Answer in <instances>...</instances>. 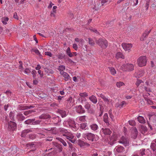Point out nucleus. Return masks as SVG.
I'll list each match as a JSON object with an SVG mask.
<instances>
[{"mask_svg":"<svg viewBox=\"0 0 156 156\" xmlns=\"http://www.w3.org/2000/svg\"><path fill=\"white\" fill-rule=\"evenodd\" d=\"M123 71H131L134 69V66L131 64H125L120 68Z\"/></svg>","mask_w":156,"mask_h":156,"instance_id":"nucleus-1","label":"nucleus"},{"mask_svg":"<svg viewBox=\"0 0 156 156\" xmlns=\"http://www.w3.org/2000/svg\"><path fill=\"white\" fill-rule=\"evenodd\" d=\"M96 42L101 48H105L108 45L107 41L104 39H99L96 41Z\"/></svg>","mask_w":156,"mask_h":156,"instance_id":"nucleus-2","label":"nucleus"},{"mask_svg":"<svg viewBox=\"0 0 156 156\" xmlns=\"http://www.w3.org/2000/svg\"><path fill=\"white\" fill-rule=\"evenodd\" d=\"M147 62L146 57L145 56H141L138 58L137 63L140 67H142L146 65Z\"/></svg>","mask_w":156,"mask_h":156,"instance_id":"nucleus-3","label":"nucleus"},{"mask_svg":"<svg viewBox=\"0 0 156 156\" xmlns=\"http://www.w3.org/2000/svg\"><path fill=\"white\" fill-rule=\"evenodd\" d=\"M129 139L126 136H122L119 140V142L125 146H127L129 144Z\"/></svg>","mask_w":156,"mask_h":156,"instance_id":"nucleus-4","label":"nucleus"},{"mask_svg":"<svg viewBox=\"0 0 156 156\" xmlns=\"http://www.w3.org/2000/svg\"><path fill=\"white\" fill-rule=\"evenodd\" d=\"M83 136H86V138L89 140H91L92 141H96V136L95 135L91 133H89L86 134H83Z\"/></svg>","mask_w":156,"mask_h":156,"instance_id":"nucleus-5","label":"nucleus"},{"mask_svg":"<svg viewBox=\"0 0 156 156\" xmlns=\"http://www.w3.org/2000/svg\"><path fill=\"white\" fill-rule=\"evenodd\" d=\"M63 135L66 137L67 139L69 140L72 143H74L75 140L73 139L74 138V136L73 134L69 131L65 134H63Z\"/></svg>","mask_w":156,"mask_h":156,"instance_id":"nucleus-6","label":"nucleus"},{"mask_svg":"<svg viewBox=\"0 0 156 156\" xmlns=\"http://www.w3.org/2000/svg\"><path fill=\"white\" fill-rule=\"evenodd\" d=\"M122 46L125 51L129 52L133 47V45L131 44L123 43L122 44Z\"/></svg>","mask_w":156,"mask_h":156,"instance_id":"nucleus-7","label":"nucleus"},{"mask_svg":"<svg viewBox=\"0 0 156 156\" xmlns=\"http://www.w3.org/2000/svg\"><path fill=\"white\" fill-rule=\"evenodd\" d=\"M68 124L70 127L73 128L74 131H76L77 129L76 127L75 121L73 119H69L68 121Z\"/></svg>","mask_w":156,"mask_h":156,"instance_id":"nucleus-8","label":"nucleus"},{"mask_svg":"<svg viewBox=\"0 0 156 156\" xmlns=\"http://www.w3.org/2000/svg\"><path fill=\"white\" fill-rule=\"evenodd\" d=\"M8 128L10 130L13 131L16 128V125L14 122L10 121L8 123Z\"/></svg>","mask_w":156,"mask_h":156,"instance_id":"nucleus-9","label":"nucleus"},{"mask_svg":"<svg viewBox=\"0 0 156 156\" xmlns=\"http://www.w3.org/2000/svg\"><path fill=\"white\" fill-rule=\"evenodd\" d=\"M76 112L80 114H82L85 113V110L81 105H79L76 107Z\"/></svg>","mask_w":156,"mask_h":156,"instance_id":"nucleus-10","label":"nucleus"},{"mask_svg":"<svg viewBox=\"0 0 156 156\" xmlns=\"http://www.w3.org/2000/svg\"><path fill=\"white\" fill-rule=\"evenodd\" d=\"M99 97H101L103 99L104 101L106 103H109L111 102V100L105 97V95L102 94H98Z\"/></svg>","mask_w":156,"mask_h":156,"instance_id":"nucleus-11","label":"nucleus"},{"mask_svg":"<svg viewBox=\"0 0 156 156\" xmlns=\"http://www.w3.org/2000/svg\"><path fill=\"white\" fill-rule=\"evenodd\" d=\"M116 140V139L115 136H112L108 139V144L111 145H113L115 143Z\"/></svg>","mask_w":156,"mask_h":156,"instance_id":"nucleus-12","label":"nucleus"},{"mask_svg":"<svg viewBox=\"0 0 156 156\" xmlns=\"http://www.w3.org/2000/svg\"><path fill=\"white\" fill-rule=\"evenodd\" d=\"M115 150L119 153L122 152L124 151V148L122 146L120 145L116 146Z\"/></svg>","mask_w":156,"mask_h":156,"instance_id":"nucleus-13","label":"nucleus"},{"mask_svg":"<svg viewBox=\"0 0 156 156\" xmlns=\"http://www.w3.org/2000/svg\"><path fill=\"white\" fill-rule=\"evenodd\" d=\"M85 116H79L76 119V121L79 123L85 122L86 121Z\"/></svg>","mask_w":156,"mask_h":156,"instance_id":"nucleus-14","label":"nucleus"},{"mask_svg":"<svg viewBox=\"0 0 156 156\" xmlns=\"http://www.w3.org/2000/svg\"><path fill=\"white\" fill-rule=\"evenodd\" d=\"M144 74V72L143 70H139L136 72L135 76L136 77L139 78L142 76Z\"/></svg>","mask_w":156,"mask_h":156,"instance_id":"nucleus-15","label":"nucleus"},{"mask_svg":"<svg viewBox=\"0 0 156 156\" xmlns=\"http://www.w3.org/2000/svg\"><path fill=\"white\" fill-rule=\"evenodd\" d=\"M61 121L59 117L58 116L52 118V121L55 124H57L59 122H60Z\"/></svg>","mask_w":156,"mask_h":156,"instance_id":"nucleus-16","label":"nucleus"},{"mask_svg":"<svg viewBox=\"0 0 156 156\" xmlns=\"http://www.w3.org/2000/svg\"><path fill=\"white\" fill-rule=\"evenodd\" d=\"M89 99L94 104H96L97 102V99L96 97L94 95L90 96L89 97Z\"/></svg>","mask_w":156,"mask_h":156,"instance_id":"nucleus-17","label":"nucleus"},{"mask_svg":"<svg viewBox=\"0 0 156 156\" xmlns=\"http://www.w3.org/2000/svg\"><path fill=\"white\" fill-rule=\"evenodd\" d=\"M102 131L103 133L105 135H110L111 133V131L108 128H102Z\"/></svg>","mask_w":156,"mask_h":156,"instance_id":"nucleus-18","label":"nucleus"},{"mask_svg":"<svg viewBox=\"0 0 156 156\" xmlns=\"http://www.w3.org/2000/svg\"><path fill=\"white\" fill-rule=\"evenodd\" d=\"M90 127L91 129L94 131H95L98 128V125L94 123L90 124Z\"/></svg>","mask_w":156,"mask_h":156,"instance_id":"nucleus-19","label":"nucleus"},{"mask_svg":"<svg viewBox=\"0 0 156 156\" xmlns=\"http://www.w3.org/2000/svg\"><path fill=\"white\" fill-rule=\"evenodd\" d=\"M17 118L20 121H23L25 119V117L23 115V114L20 113L17 114Z\"/></svg>","mask_w":156,"mask_h":156,"instance_id":"nucleus-20","label":"nucleus"},{"mask_svg":"<svg viewBox=\"0 0 156 156\" xmlns=\"http://www.w3.org/2000/svg\"><path fill=\"white\" fill-rule=\"evenodd\" d=\"M20 110H23L27 109H28L31 108H33V107L31 105L30 106H27L22 105L20 106Z\"/></svg>","mask_w":156,"mask_h":156,"instance_id":"nucleus-21","label":"nucleus"},{"mask_svg":"<svg viewBox=\"0 0 156 156\" xmlns=\"http://www.w3.org/2000/svg\"><path fill=\"white\" fill-rule=\"evenodd\" d=\"M115 58L117 59H119V58L124 59V56L121 52H118L115 55Z\"/></svg>","mask_w":156,"mask_h":156,"instance_id":"nucleus-22","label":"nucleus"},{"mask_svg":"<svg viewBox=\"0 0 156 156\" xmlns=\"http://www.w3.org/2000/svg\"><path fill=\"white\" fill-rule=\"evenodd\" d=\"M59 112L61 114L62 117H65L67 115L68 112L64 110H60Z\"/></svg>","mask_w":156,"mask_h":156,"instance_id":"nucleus-23","label":"nucleus"},{"mask_svg":"<svg viewBox=\"0 0 156 156\" xmlns=\"http://www.w3.org/2000/svg\"><path fill=\"white\" fill-rule=\"evenodd\" d=\"M63 77L65 79V80L66 81L68 80L70 78V76L66 72H64L62 73V74Z\"/></svg>","mask_w":156,"mask_h":156,"instance_id":"nucleus-24","label":"nucleus"},{"mask_svg":"<svg viewBox=\"0 0 156 156\" xmlns=\"http://www.w3.org/2000/svg\"><path fill=\"white\" fill-rule=\"evenodd\" d=\"M58 69L60 72L61 74H62V73L64 72L63 71L65 69V66L63 65H60L59 66Z\"/></svg>","mask_w":156,"mask_h":156,"instance_id":"nucleus-25","label":"nucleus"},{"mask_svg":"<svg viewBox=\"0 0 156 156\" xmlns=\"http://www.w3.org/2000/svg\"><path fill=\"white\" fill-rule=\"evenodd\" d=\"M108 116L107 113H105L103 117L104 121L107 124H109V121L108 120Z\"/></svg>","mask_w":156,"mask_h":156,"instance_id":"nucleus-26","label":"nucleus"},{"mask_svg":"<svg viewBox=\"0 0 156 156\" xmlns=\"http://www.w3.org/2000/svg\"><path fill=\"white\" fill-rule=\"evenodd\" d=\"M137 120L140 123H145V120L143 117L142 116H139L137 118Z\"/></svg>","mask_w":156,"mask_h":156,"instance_id":"nucleus-27","label":"nucleus"},{"mask_svg":"<svg viewBox=\"0 0 156 156\" xmlns=\"http://www.w3.org/2000/svg\"><path fill=\"white\" fill-rule=\"evenodd\" d=\"M141 133L144 134L147 131V128L145 126H141L140 129Z\"/></svg>","mask_w":156,"mask_h":156,"instance_id":"nucleus-28","label":"nucleus"},{"mask_svg":"<svg viewBox=\"0 0 156 156\" xmlns=\"http://www.w3.org/2000/svg\"><path fill=\"white\" fill-rule=\"evenodd\" d=\"M30 130L29 129L24 130L23 131L21 134V136L22 137H24L25 136L26 134L29 133Z\"/></svg>","mask_w":156,"mask_h":156,"instance_id":"nucleus-29","label":"nucleus"},{"mask_svg":"<svg viewBox=\"0 0 156 156\" xmlns=\"http://www.w3.org/2000/svg\"><path fill=\"white\" fill-rule=\"evenodd\" d=\"M80 128L84 130L88 129V127L87 126L86 123H82L81 124Z\"/></svg>","mask_w":156,"mask_h":156,"instance_id":"nucleus-30","label":"nucleus"},{"mask_svg":"<svg viewBox=\"0 0 156 156\" xmlns=\"http://www.w3.org/2000/svg\"><path fill=\"white\" fill-rule=\"evenodd\" d=\"M66 53L67 55L70 57H71L73 56V54L71 52L70 49L68 47L66 51Z\"/></svg>","mask_w":156,"mask_h":156,"instance_id":"nucleus-31","label":"nucleus"},{"mask_svg":"<svg viewBox=\"0 0 156 156\" xmlns=\"http://www.w3.org/2000/svg\"><path fill=\"white\" fill-rule=\"evenodd\" d=\"M109 69L112 74L114 75L115 74H116V71L115 69L113 67H109Z\"/></svg>","mask_w":156,"mask_h":156,"instance_id":"nucleus-32","label":"nucleus"},{"mask_svg":"<svg viewBox=\"0 0 156 156\" xmlns=\"http://www.w3.org/2000/svg\"><path fill=\"white\" fill-rule=\"evenodd\" d=\"M91 105L90 103L87 102H86L84 103V107L85 108L87 109V110H89L90 108Z\"/></svg>","mask_w":156,"mask_h":156,"instance_id":"nucleus-33","label":"nucleus"},{"mask_svg":"<svg viewBox=\"0 0 156 156\" xmlns=\"http://www.w3.org/2000/svg\"><path fill=\"white\" fill-rule=\"evenodd\" d=\"M35 120L34 119H29L25 121L24 122L26 124H32L33 122Z\"/></svg>","mask_w":156,"mask_h":156,"instance_id":"nucleus-34","label":"nucleus"},{"mask_svg":"<svg viewBox=\"0 0 156 156\" xmlns=\"http://www.w3.org/2000/svg\"><path fill=\"white\" fill-rule=\"evenodd\" d=\"M56 139L58 140L60 142H61L62 143V144L64 146H67V144L66 142L62 139L60 137H57L56 138Z\"/></svg>","mask_w":156,"mask_h":156,"instance_id":"nucleus-35","label":"nucleus"},{"mask_svg":"<svg viewBox=\"0 0 156 156\" xmlns=\"http://www.w3.org/2000/svg\"><path fill=\"white\" fill-rule=\"evenodd\" d=\"M50 117V116L49 115L43 114L39 116V118L40 119H47Z\"/></svg>","mask_w":156,"mask_h":156,"instance_id":"nucleus-36","label":"nucleus"},{"mask_svg":"<svg viewBox=\"0 0 156 156\" xmlns=\"http://www.w3.org/2000/svg\"><path fill=\"white\" fill-rule=\"evenodd\" d=\"M9 18L7 17H2L1 19L2 22L4 24H6Z\"/></svg>","mask_w":156,"mask_h":156,"instance_id":"nucleus-37","label":"nucleus"},{"mask_svg":"<svg viewBox=\"0 0 156 156\" xmlns=\"http://www.w3.org/2000/svg\"><path fill=\"white\" fill-rule=\"evenodd\" d=\"M59 131L63 134H65L67 133L68 131L67 130L64 128H60L59 129Z\"/></svg>","mask_w":156,"mask_h":156,"instance_id":"nucleus-38","label":"nucleus"},{"mask_svg":"<svg viewBox=\"0 0 156 156\" xmlns=\"http://www.w3.org/2000/svg\"><path fill=\"white\" fill-rule=\"evenodd\" d=\"M56 147L57 149V151L59 152H61L62 151L63 148L62 146L59 144H57Z\"/></svg>","mask_w":156,"mask_h":156,"instance_id":"nucleus-39","label":"nucleus"},{"mask_svg":"<svg viewBox=\"0 0 156 156\" xmlns=\"http://www.w3.org/2000/svg\"><path fill=\"white\" fill-rule=\"evenodd\" d=\"M44 70L45 72L48 73H53V71L51 69L47 68H44Z\"/></svg>","mask_w":156,"mask_h":156,"instance_id":"nucleus-40","label":"nucleus"},{"mask_svg":"<svg viewBox=\"0 0 156 156\" xmlns=\"http://www.w3.org/2000/svg\"><path fill=\"white\" fill-rule=\"evenodd\" d=\"M124 85V83L123 82L121 81L117 82L116 83V86L118 88H119Z\"/></svg>","mask_w":156,"mask_h":156,"instance_id":"nucleus-41","label":"nucleus"},{"mask_svg":"<svg viewBox=\"0 0 156 156\" xmlns=\"http://www.w3.org/2000/svg\"><path fill=\"white\" fill-rule=\"evenodd\" d=\"M85 42L83 39H80V41L78 43L79 45L81 47H83Z\"/></svg>","mask_w":156,"mask_h":156,"instance_id":"nucleus-42","label":"nucleus"},{"mask_svg":"<svg viewBox=\"0 0 156 156\" xmlns=\"http://www.w3.org/2000/svg\"><path fill=\"white\" fill-rule=\"evenodd\" d=\"M24 73L27 75L29 74L31 72L30 69L26 68L24 71Z\"/></svg>","mask_w":156,"mask_h":156,"instance_id":"nucleus-43","label":"nucleus"},{"mask_svg":"<svg viewBox=\"0 0 156 156\" xmlns=\"http://www.w3.org/2000/svg\"><path fill=\"white\" fill-rule=\"evenodd\" d=\"M65 55L63 54H60L58 55V58L60 59H63L65 58Z\"/></svg>","mask_w":156,"mask_h":156,"instance_id":"nucleus-44","label":"nucleus"},{"mask_svg":"<svg viewBox=\"0 0 156 156\" xmlns=\"http://www.w3.org/2000/svg\"><path fill=\"white\" fill-rule=\"evenodd\" d=\"M145 149H141L138 152V153L140 154L142 156L144 154V151Z\"/></svg>","mask_w":156,"mask_h":156,"instance_id":"nucleus-45","label":"nucleus"},{"mask_svg":"<svg viewBox=\"0 0 156 156\" xmlns=\"http://www.w3.org/2000/svg\"><path fill=\"white\" fill-rule=\"evenodd\" d=\"M134 136H133V138L135 139V138H136L137 136L138 131H137V129L136 128H135L134 129Z\"/></svg>","mask_w":156,"mask_h":156,"instance_id":"nucleus-46","label":"nucleus"},{"mask_svg":"<svg viewBox=\"0 0 156 156\" xmlns=\"http://www.w3.org/2000/svg\"><path fill=\"white\" fill-rule=\"evenodd\" d=\"M151 30H146L145 32L143 34V36H145L146 37H147L148 35L151 32Z\"/></svg>","mask_w":156,"mask_h":156,"instance_id":"nucleus-47","label":"nucleus"},{"mask_svg":"<svg viewBox=\"0 0 156 156\" xmlns=\"http://www.w3.org/2000/svg\"><path fill=\"white\" fill-rule=\"evenodd\" d=\"M89 44L91 45H93L94 44V42L90 38H89Z\"/></svg>","mask_w":156,"mask_h":156,"instance_id":"nucleus-48","label":"nucleus"},{"mask_svg":"<svg viewBox=\"0 0 156 156\" xmlns=\"http://www.w3.org/2000/svg\"><path fill=\"white\" fill-rule=\"evenodd\" d=\"M36 71L33 69L32 70L31 72V73L33 75V77L34 79H35L36 76Z\"/></svg>","mask_w":156,"mask_h":156,"instance_id":"nucleus-49","label":"nucleus"},{"mask_svg":"<svg viewBox=\"0 0 156 156\" xmlns=\"http://www.w3.org/2000/svg\"><path fill=\"white\" fill-rule=\"evenodd\" d=\"M41 121L40 120H37L36 121H34L32 123V125H37L40 124L41 122Z\"/></svg>","mask_w":156,"mask_h":156,"instance_id":"nucleus-50","label":"nucleus"},{"mask_svg":"<svg viewBox=\"0 0 156 156\" xmlns=\"http://www.w3.org/2000/svg\"><path fill=\"white\" fill-rule=\"evenodd\" d=\"M34 111L33 110H30L28 111L25 112H24V114L25 115H28L29 114L31 113L32 112H34Z\"/></svg>","mask_w":156,"mask_h":156,"instance_id":"nucleus-51","label":"nucleus"},{"mask_svg":"<svg viewBox=\"0 0 156 156\" xmlns=\"http://www.w3.org/2000/svg\"><path fill=\"white\" fill-rule=\"evenodd\" d=\"M80 95L82 97H86L88 96V95L86 92L81 93L80 94Z\"/></svg>","mask_w":156,"mask_h":156,"instance_id":"nucleus-52","label":"nucleus"},{"mask_svg":"<svg viewBox=\"0 0 156 156\" xmlns=\"http://www.w3.org/2000/svg\"><path fill=\"white\" fill-rule=\"evenodd\" d=\"M120 103L121 105V107L125 106L126 105V103L124 101L121 102Z\"/></svg>","mask_w":156,"mask_h":156,"instance_id":"nucleus-53","label":"nucleus"},{"mask_svg":"<svg viewBox=\"0 0 156 156\" xmlns=\"http://www.w3.org/2000/svg\"><path fill=\"white\" fill-rule=\"evenodd\" d=\"M142 88H143V91H145L148 92L151 91L150 89L149 88H147L145 87H142Z\"/></svg>","mask_w":156,"mask_h":156,"instance_id":"nucleus-54","label":"nucleus"},{"mask_svg":"<svg viewBox=\"0 0 156 156\" xmlns=\"http://www.w3.org/2000/svg\"><path fill=\"white\" fill-rule=\"evenodd\" d=\"M142 82V81L141 80H138L136 82V84L137 86H138Z\"/></svg>","mask_w":156,"mask_h":156,"instance_id":"nucleus-55","label":"nucleus"},{"mask_svg":"<svg viewBox=\"0 0 156 156\" xmlns=\"http://www.w3.org/2000/svg\"><path fill=\"white\" fill-rule=\"evenodd\" d=\"M44 53L45 55L48 56L49 57H51L52 56L51 53L50 52H45Z\"/></svg>","mask_w":156,"mask_h":156,"instance_id":"nucleus-56","label":"nucleus"},{"mask_svg":"<svg viewBox=\"0 0 156 156\" xmlns=\"http://www.w3.org/2000/svg\"><path fill=\"white\" fill-rule=\"evenodd\" d=\"M73 48L76 50H77L78 49L77 46L76 44H73Z\"/></svg>","mask_w":156,"mask_h":156,"instance_id":"nucleus-57","label":"nucleus"},{"mask_svg":"<svg viewBox=\"0 0 156 156\" xmlns=\"http://www.w3.org/2000/svg\"><path fill=\"white\" fill-rule=\"evenodd\" d=\"M38 73L40 75V76L41 77H42L43 76V72L39 70L38 71Z\"/></svg>","mask_w":156,"mask_h":156,"instance_id":"nucleus-58","label":"nucleus"},{"mask_svg":"<svg viewBox=\"0 0 156 156\" xmlns=\"http://www.w3.org/2000/svg\"><path fill=\"white\" fill-rule=\"evenodd\" d=\"M109 114L110 115V118L112 120V121H113L114 118V116L112 114V113L110 112H109Z\"/></svg>","mask_w":156,"mask_h":156,"instance_id":"nucleus-59","label":"nucleus"},{"mask_svg":"<svg viewBox=\"0 0 156 156\" xmlns=\"http://www.w3.org/2000/svg\"><path fill=\"white\" fill-rule=\"evenodd\" d=\"M129 122L130 125L133 126L135 125V122L134 121H129Z\"/></svg>","mask_w":156,"mask_h":156,"instance_id":"nucleus-60","label":"nucleus"},{"mask_svg":"<svg viewBox=\"0 0 156 156\" xmlns=\"http://www.w3.org/2000/svg\"><path fill=\"white\" fill-rule=\"evenodd\" d=\"M151 119H153L154 120H156V115L153 114L152 115L150 118Z\"/></svg>","mask_w":156,"mask_h":156,"instance_id":"nucleus-61","label":"nucleus"},{"mask_svg":"<svg viewBox=\"0 0 156 156\" xmlns=\"http://www.w3.org/2000/svg\"><path fill=\"white\" fill-rule=\"evenodd\" d=\"M146 37H147L145 36H143V35L140 38V40L141 41H143L144 40H145L146 39Z\"/></svg>","mask_w":156,"mask_h":156,"instance_id":"nucleus-62","label":"nucleus"},{"mask_svg":"<svg viewBox=\"0 0 156 156\" xmlns=\"http://www.w3.org/2000/svg\"><path fill=\"white\" fill-rule=\"evenodd\" d=\"M90 30L91 31H93V32H95V33H96L97 34H98L99 33L95 29H90Z\"/></svg>","mask_w":156,"mask_h":156,"instance_id":"nucleus-63","label":"nucleus"},{"mask_svg":"<svg viewBox=\"0 0 156 156\" xmlns=\"http://www.w3.org/2000/svg\"><path fill=\"white\" fill-rule=\"evenodd\" d=\"M147 156H156V154L154 153V151H153V154L151 153L150 154H148Z\"/></svg>","mask_w":156,"mask_h":156,"instance_id":"nucleus-64","label":"nucleus"}]
</instances>
